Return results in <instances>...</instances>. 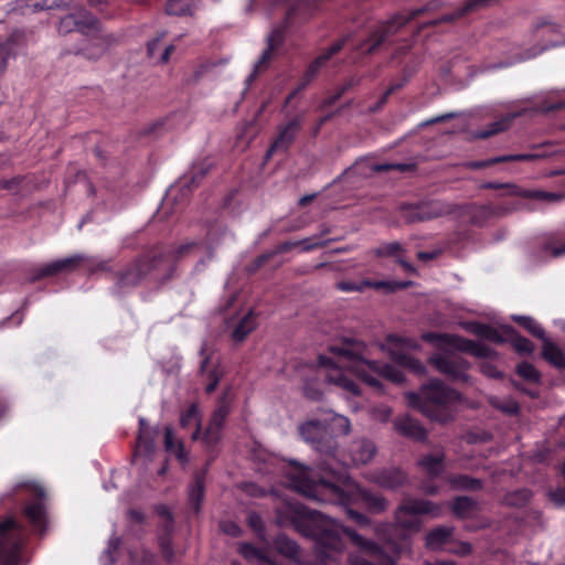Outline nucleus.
I'll use <instances>...</instances> for the list:
<instances>
[{"instance_id": "obj_1", "label": "nucleus", "mask_w": 565, "mask_h": 565, "mask_svg": "<svg viewBox=\"0 0 565 565\" xmlns=\"http://www.w3.org/2000/svg\"><path fill=\"white\" fill-rule=\"evenodd\" d=\"M292 512L291 523L295 529L306 536L315 537L321 546V554L326 558H332L331 552L341 553L344 550V543L341 534L348 535L352 543L362 551L369 553L377 559V565H396V557L408 550V541L404 536L401 542L387 540V548L395 557L385 553L377 543L364 539L355 531L343 526L335 520L323 515L320 512L308 510L299 504L290 505ZM349 565H373L359 555L349 556Z\"/></svg>"}, {"instance_id": "obj_2", "label": "nucleus", "mask_w": 565, "mask_h": 565, "mask_svg": "<svg viewBox=\"0 0 565 565\" xmlns=\"http://www.w3.org/2000/svg\"><path fill=\"white\" fill-rule=\"evenodd\" d=\"M330 351L333 353V358L320 356L319 359L320 364L329 369L326 375L327 381L342 388L349 395H359L360 388L342 369L353 372L358 377L377 390H381V383L376 376L397 384L404 382V374L397 367L366 360L365 345L360 341L345 340L338 345H332Z\"/></svg>"}, {"instance_id": "obj_3", "label": "nucleus", "mask_w": 565, "mask_h": 565, "mask_svg": "<svg viewBox=\"0 0 565 565\" xmlns=\"http://www.w3.org/2000/svg\"><path fill=\"white\" fill-rule=\"evenodd\" d=\"M332 480H326L323 477L313 480L310 470L300 469L291 476L290 486L313 501L343 508L347 515L359 525H369L370 521L364 514L351 509L358 500H362L371 512L380 513L386 510L387 501L384 497L362 489L342 472L340 479L337 475Z\"/></svg>"}, {"instance_id": "obj_4", "label": "nucleus", "mask_w": 565, "mask_h": 565, "mask_svg": "<svg viewBox=\"0 0 565 565\" xmlns=\"http://www.w3.org/2000/svg\"><path fill=\"white\" fill-rule=\"evenodd\" d=\"M194 246V243L184 244L172 252L134 259L117 274L116 290L121 292L149 280L153 282L169 280L174 273L175 262Z\"/></svg>"}, {"instance_id": "obj_5", "label": "nucleus", "mask_w": 565, "mask_h": 565, "mask_svg": "<svg viewBox=\"0 0 565 565\" xmlns=\"http://www.w3.org/2000/svg\"><path fill=\"white\" fill-rule=\"evenodd\" d=\"M408 404L418 409L430 420L441 424L454 419V405L461 399V395L454 388L445 385L440 380H431L422 385L419 393H407Z\"/></svg>"}, {"instance_id": "obj_6", "label": "nucleus", "mask_w": 565, "mask_h": 565, "mask_svg": "<svg viewBox=\"0 0 565 565\" xmlns=\"http://www.w3.org/2000/svg\"><path fill=\"white\" fill-rule=\"evenodd\" d=\"M298 429L301 438L321 456L319 471L331 478L339 475L340 479L344 463L338 458V443L329 433V423L326 419H309L299 425Z\"/></svg>"}, {"instance_id": "obj_7", "label": "nucleus", "mask_w": 565, "mask_h": 565, "mask_svg": "<svg viewBox=\"0 0 565 565\" xmlns=\"http://www.w3.org/2000/svg\"><path fill=\"white\" fill-rule=\"evenodd\" d=\"M441 507L428 500L405 499L395 511V526L397 529L418 532L422 527L420 515L439 516Z\"/></svg>"}, {"instance_id": "obj_8", "label": "nucleus", "mask_w": 565, "mask_h": 565, "mask_svg": "<svg viewBox=\"0 0 565 565\" xmlns=\"http://www.w3.org/2000/svg\"><path fill=\"white\" fill-rule=\"evenodd\" d=\"M458 207L439 200L423 201L401 207L402 217L406 223L427 222L452 214Z\"/></svg>"}, {"instance_id": "obj_9", "label": "nucleus", "mask_w": 565, "mask_h": 565, "mask_svg": "<svg viewBox=\"0 0 565 565\" xmlns=\"http://www.w3.org/2000/svg\"><path fill=\"white\" fill-rule=\"evenodd\" d=\"M429 363L455 383L470 382V375L467 373L470 363L457 353L446 351L434 354L429 358Z\"/></svg>"}, {"instance_id": "obj_10", "label": "nucleus", "mask_w": 565, "mask_h": 565, "mask_svg": "<svg viewBox=\"0 0 565 565\" xmlns=\"http://www.w3.org/2000/svg\"><path fill=\"white\" fill-rule=\"evenodd\" d=\"M22 540L17 522L9 518L0 523V565H19Z\"/></svg>"}, {"instance_id": "obj_11", "label": "nucleus", "mask_w": 565, "mask_h": 565, "mask_svg": "<svg viewBox=\"0 0 565 565\" xmlns=\"http://www.w3.org/2000/svg\"><path fill=\"white\" fill-rule=\"evenodd\" d=\"M423 339L427 342L451 347L460 352H467L477 358L492 359L495 356V352L488 345L459 335L429 332L423 334Z\"/></svg>"}, {"instance_id": "obj_12", "label": "nucleus", "mask_w": 565, "mask_h": 565, "mask_svg": "<svg viewBox=\"0 0 565 565\" xmlns=\"http://www.w3.org/2000/svg\"><path fill=\"white\" fill-rule=\"evenodd\" d=\"M75 30L87 35L89 31H99V21L84 9L76 13L66 14L60 20L57 25L60 34H68Z\"/></svg>"}, {"instance_id": "obj_13", "label": "nucleus", "mask_w": 565, "mask_h": 565, "mask_svg": "<svg viewBox=\"0 0 565 565\" xmlns=\"http://www.w3.org/2000/svg\"><path fill=\"white\" fill-rule=\"evenodd\" d=\"M424 11L425 8L415 9L407 14H397L390 21L381 24L370 38L373 43L369 47L367 52L373 53L388 36L395 34L403 25L422 14Z\"/></svg>"}, {"instance_id": "obj_14", "label": "nucleus", "mask_w": 565, "mask_h": 565, "mask_svg": "<svg viewBox=\"0 0 565 565\" xmlns=\"http://www.w3.org/2000/svg\"><path fill=\"white\" fill-rule=\"evenodd\" d=\"M95 32L96 34L87 39L85 46L75 50L73 53L90 61H97L104 56L110 46L114 45L116 39L113 34L102 33L100 28L99 31Z\"/></svg>"}, {"instance_id": "obj_15", "label": "nucleus", "mask_w": 565, "mask_h": 565, "mask_svg": "<svg viewBox=\"0 0 565 565\" xmlns=\"http://www.w3.org/2000/svg\"><path fill=\"white\" fill-rule=\"evenodd\" d=\"M200 355L202 356L200 372L207 380L205 391L206 393H212L222 377V372L218 370V360L214 356V352L207 349L205 344L202 345Z\"/></svg>"}, {"instance_id": "obj_16", "label": "nucleus", "mask_w": 565, "mask_h": 565, "mask_svg": "<svg viewBox=\"0 0 565 565\" xmlns=\"http://www.w3.org/2000/svg\"><path fill=\"white\" fill-rule=\"evenodd\" d=\"M84 260H86V255L83 254H75L63 259L54 260L39 268L33 279L35 280L44 277L55 276L61 273L74 271L84 263Z\"/></svg>"}, {"instance_id": "obj_17", "label": "nucleus", "mask_w": 565, "mask_h": 565, "mask_svg": "<svg viewBox=\"0 0 565 565\" xmlns=\"http://www.w3.org/2000/svg\"><path fill=\"white\" fill-rule=\"evenodd\" d=\"M301 125V119L297 117L291 119L285 126L280 127L277 138L274 140L266 152V160H268L277 151H287L291 143L295 141Z\"/></svg>"}, {"instance_id": "obj_18", "label": "nucleus", "mask_w": 565, "mask_h": 565, "mask_svg": "<svg viewBox=\"0 0 565 565\" xmlns=\"http://www.w3.org/2000/svg\"><path fill=\"white\" fill-rule=\"evenodd\" d=\"M370 480L382 488L396 490L407 482L406 473L398 468H384L370 475Z\"/></svg>"}, {"instance_id": "obj_19", "label": "nucleus", "mask_w": 565, "mask_h": 565, "mask_svg": "<svg viewBox=\"0 0 565 565\" xmlns=\"http://www.w3.org/2000/svg\"><path fill=\"white\" fill-rule=\"evenodd\" d=\"M511 212L510 209L493 205H470L465 207V213L469 216V222L477 226H482L487 221L493 217H501Z\"/></svg>"}, {"instance_id": "obj_20", "label": "nucleus", "mask_w": 565, "mask_h": 565, "mask_svg": "<svg viewBox=\"0 0 565 565\" xmlns=\"http://www.w3.org/2000/svg\"><path fill=\"white\" fill-rule=\"evenodd\" d=\"M377 452L375 444L367 438L355 439L349 447V456L353 466L367 465Z\"/></svg>"}, {"instance_id": "obj_21", "label": "nucleus", "mask_w": 565, "mask_h": 565, "mask_svg": "<svg viewBox=\"0 0 565 565\" xmlns=\"http://www.w3.org/2000/svg\"><path fill=\"white\" fill-rule=\"evenodd\" d=\"M350 35H347L342 38L341 40L337 41L334 44H332L326 52L320 54L315 61L310 63L308 66L300 85V88L306 87L311 79L318 74L319 70L338 52L342 50V47L348 42Z\"/></svg>"}, {"instance_id": "obj_22", "label": "nucleus", "mask_w": 565, "mask_h": 565, "mask_svg": "<svg viewBox=\"0 0 565 565\" xmlns=\"http://www.w3.org/2000/svg\"><path fill=\"white\" fill-rule=\"evenodd\" d=\"M282 33L279 29L274 30L267 38V49L262 53L259 60L255 63L253 72L246 78V83L249 85L259 73H262L268 66L269 61L273 57L274 50L280 44Z\"/></svg>"}, {"instance_id": "obj_23", "label": "nucleus", "mask_w": 565, "mask_h": 565, "mask_svg": "<svg viewBox=\"0 0 565 565\" xmlns=\"http://www.w3.org/2000/svg\"><path fill=\"white\" fill-rule=\"evenodd\" d=\"M445 451L443 449L436 450L433 454L423 455L417 465L420 470L430 478L439 477L445 469Z\"/></svg>"}, {"instance_id": "obj_24", "label": "nucleus", "mask_w": 565, "mask_h": 565, "mask_svg": "<svg viewBox=\"0 0 565 565\" xmlns=\"http://www.w3.org/2000/svg\"><path fill=\"white\" fill-rule=\"evenodd\" d=\"M395 429L405 437L424 441L427 438V430L414 418L404 416L394 422Z\"/></svg>"}, {"instance_id": "obj_25", "label": "nucleus", "mask_w": 565, "mask_h": 565, "mask_svg": "<svg viewBox=\"0 0 565 565\" xmlns=\"http://www.w3.org/2000/svg\"><path fill=\"white\" fill-rule=\"evenodd\" d=\"M451 526H437L426 534L425 542L429 550L438 551L452 542Z\"/></svg>"}, {"instance_id": "obj_26", "label": "nucleus", "mask_w": 565, "mask_h": 565, "mask_svg": "<svg viewBox=\"0 0 565 565\" xmlns=\"http://www.w3.org/2000/svg\"><path fill=\"white\" fill-rule=\"evenodd\" d=\"M543 156L539 153H519V154H508V156H499L488 160L481 161H472L467 163V167L473 170L487 168L501 162L509 161H535L541 159Z\"/></svg>"}, {"instance_id": "obj_27", "label": "nucleus", "mask_w": 565, "mask_h": 565, "mask_svg": "<svg viewBox=\"0 0 565 565\" xmlns=\"http://www.w3.org/2000/svg\"><path fill=\"white\" fill-rule=\"evenodd\" d=\"M139 436L137 443L136 456H145L149 457L154 452L156 446L154 440L151 435L150 428L147 426L146 420L143 418L139 419Z\"/></svg>"}, {"instance_id": "obj_28", "label": "nucleus", "mask_w": 565, "mask_h": 565, "mask_svg": "<svg viewBox=\"0 0 565 565\" xmlns=\"http://www.w3.org/2000/svg\"><path fill=\"white\" fill-rule=\"evenodd\" d=\"M523 111L509 114L499 120L491 122L486 129L478 130L473 134L475 138L487 139L493 135L505 131L512 124V120L521 116Z\"/></svg>"}, {"instance_id": "obj_29", "label": "nucleus", "mask_w": 565, "mask_h": 565, "mask_svg": "<svg viewBox=\"0 0 565 565\" xmlns=\"http://www.w3.org/2000/svg\"><path fill=\"white\" fill-rule=\"evenodd\" d=\"M542 356L554 367L565 371V354L550 339L543 340Z\"/></svg>"}, {"instance_id": "obj_30", "label": "nucleus", "mask_w": 565, "mask_h": 565, "mask_svg": "<svg viewBox=\"0 0 565 565\" xmlns=\"http://www.w3.org/2000/svg\"><path fill=\"white\" fill-rule=\"evenodd\" d=\"M465 328L468 332L478 335L482 339H487L495 343H502L504 341L500 332L489 324L480 322H469L466 323Z\"/></svg>"}, {"instance_id": "obj_31", "label": "nucleus", "mask_w": 565, "mask_h": 565, "mask_svg": "<svg viewBox=\"0 0 565 565\" xmlns=\"http://www.w3.org/2000/svg\"><path fill=\"white\" fill-rule=\"evenodd\" d=\"M206 470L196 472L194 480L189 488V501L192 504L195 512L200 511L201 503L204 498V478Z\"/></svg>"}, {"instance_id": "obj_32", "label": "nucleus", "mask_w": 565, "mask_h": 565, "mask_svg": "<svg viewBox=\"0 0 565 565\" xmlns=\"http://www.w3.org/2000/svg\"><path fill=\"white\" fill-rule=\"evenodd\" d=\"M256 318L253 311L245 315L232 331V339L236 343H242L247 335L256 329Z\"/></svg>"}, {"instance_id": "obj_33", "label": "nucleus", "mask_w": 565, "mask_h": 565, "mask_svg": "<svg viewBox=\"0 0 565 565\" xmlns=\"http://www.w3.org/2000/svg\"><path fill=\"white\" fill-rule=\"evenodd\" d=\"M164 447L166 450L175 456L180 462H188L189 458L184 450L183 443L174 438L173 430L169 426L164 428Z\"/></svg>"}, {"instance_id": "obj_34", "label": "nucleus", "mask_w": 565, "mask_h": 565, "mask_svg": "<svg viewBox=\"0 0 565 565\" xmlns=\"http://www.w3.org/2000/svg\"><path fill=\"white\" fill-rule=\"evenodd\" d=\"M532 495L533 493L530 489H516L507 492L502 498L501 503L509 508L519 509L525 507L531 501Z\"/></svg>"}, {"instance_id": "obj_35", "label": "nucleus", "mask_w": 565, "mask_h": 565, "mask_svg": "<svg viewBox=\"0 0 565 565\" xmlns=\"http://www.w3.org/2000/svg\"><path fill=\"white\" fill-rule=\"evenodd\" d=\"M447 482L455 490L478 491L483 487L482 480L467 475L449 476Z\"/></svg>"}, {"instance_id": "obj_36", "label": "nucleus", "mask_w": 565, "mask_h": 565, "mask_svg": "<svg viewBox=\"0 0 565 565\" xmlns=\"http://www.w3.org/2000/svg\"><path fill=\"white\" fill-rule=\"evenodd\" d=\"M166 36V32H161L160 34H158L154 39H152L151 41L148 42L147 44V53H148V56L150 58H156L157 57V53L159 51V47H160V43L162 41V39ZM174 51V45L170 44V45H167L162 53L160 55H158V62L159 63H167L170 58V54Z\"/></svg>"}, {"instance_id": "obj_37", "label": "nucleus", "mask_w": 565, "mask_h": 565, "mask_svg": "<svg viewBox=\"0 0 565 565\" xmlns=\"http://www.w3.org/2000/svg\"><path fill=\"white\" fill-rule=\"evenodd\" d=\"M227 236L233 237V234L225 225H214L209 230L206 235V246L211 256L213 250H215Z\"/></svg>"}, {"instance_id": "obj_38", "label": "nucleus", "mask_w": 565, "mask_h": 565, "mask_svg": "<svg viewBox=\"0 0 565 565\" xmlns=\"http://www.w3.org/2000/svg\"><path fill=\"white\" fill-rule=\"evenodd\" d=\"M451 509L458 518H468L478 510V502L469 497H458L454 500Z\"/></svg>"}, {"instance_id": "obj_39", "label": "nucleus", "mask_w": 565, "mask_h": 565, "mask_svg": "<svg viewBox=\"0 0 565 565\" xmlns=\"http://www.w3.org/2000/svg\"><path fill=\"white\" fill-rule=\"evenodd\" d=\"M73 0H28L26 7L33 11L68 9Z\"/></svg>"}, {"instance_id": "obj_40", "label": "nucleus", "mask_w": 565, "mask_h": 565, "mask_svg": "<svg viewBox=\"0 0 565 565\" xmlns=\"http://www.w3.org/2000/svg\"><path fill=\"white\" fill-rule=\"evenodd\" d=\"M25 516L29 519V521L32 523V525L36 529L42 531L45 525V511L44 507L41 502H34L31 504H28L25 508Z\"/></svg>"}, {"instance_id": "obj_41", "label": "nucleus", "mask_w": 565, "mask_h": 565, "mask_svg": "<svg viewBox=\"0 0 565 565\" xmlns=\"http://www.w3.org/2000/svg\"><path fill=\"white\" fill-rule=\"evenodd\" d=\"M329 433L335 436H348L351 431V423L348 417L333 414L329 419Z\"/></svg>"}, {"instance_id": "obj_42", "label": "nucleus", "mask_w": 565, "mask_h": 565, "mask_svg": "<svg viewBox=\"0 0 565 565\" xmlns=\"http://www.w3.org/2000/svg\"><path fill=\"white\" fill-rule=\"evenodd\" d=\"M392 359L401 366L407 367L408 370L416 374L422 375L426 371L424 364L419 360L415 359L409 354L393 352Z\"/></svg>"}, {"instance_id": "obj_43", "label": "nucleus", "mask_w": 565, "mask_h": 565, "mask_svg": "<svg viewBox=\"0 0 565 565\" xmlns=\"http://www.w3.org/2000/svg\"><path fill=\"white\" fill-rule=\"evenodd\" d=\"M488 402L493 408L499 409L508 415H515L520 411L518 402L512 397L501 398L498 396H490Z\"/></svg>"}, {"instance_id": "obj_44", "label": "nucleus", "mask_w": 565, "mask_h": 565, "mask_svg": "<svg viewBox=\"0 0 565 565\" xmlns=\"http://www.w3.org/2000/svg\"><path fill=\"white\" fill-rule=\"evenodd\" d=\"M513 320L526 329L533 337L542 341L546 339L544 329L533 318L527 316H514Z\"/></svg>"}, {"instance_id": "obj_45", "label": "nucleus", "mask_w": 565, "mask_h": 565, "mask_svg": "<svg viewBox=\"0 0 565 565\" xmlns=\"http://www.w3.org/2000/svg\"><path fill=\"white\" fill-rule=\"evenodd\" d=\"M276 550L288 558H295L298 555V545L285 535H278L275 540Z\"/></svg>"}, {"instance_id": "obj_46", "label": "nucleus", "mask_w": 565, "mask_h": 565, "mask_svg": "<svg viewBox=\"0 0 565 565\" xmlns=\"http://www.w3.org/2000/svg\"><path fill=\"white\" fill-rule=\"evenodd\" d=\"M192 423H195L196 428L192 434V439H198L200 435V422H199V411L196 405L192 404L189 408L181 414L180 424L182 427H189Z\"/></svg>"}, {"instance_id": "obj_47", "label": "nucleus", "mask_w": 565, "mask_h": 565, "mask_svg": "<svg viewBox=\"0 0 565 565\" xmlns=\"http://www.w3.org/2000/svg\"><path fill=\"white\" fill-rule=\"evenodd\" d=\"M166 11L170 15H185L191 12V0H168Z\"/></svg>"}, {"instance_id": "obj_48", "label": "nucleus", "mask_w": 565, "mask_h": 565, "mask_svg": "<svg viewBox=\"0 0 565 565\" xmlns=\"http://www.w3.org/2000/svg\"><path fill=\"white\" fill-rule=\"evenodd\" d=\"M516 373L524 380L539 383L541 379L540 372L529 362H522L516 366Z\"/></svg>"}, {"instance_id": "obj_49", "label": "nucleus", "mask_w": 565, "mask_h": 565, "mask_svg": "<svg viewBox=\"0 0 565 565\" xmlns=\"http://www.w3.org/2000/svg\"><path fill=\"white\" fill-rule=\"evenodd\" d=\"M391 170H397L399 172L414 171V163H374L371 166L373 172H386Z\"/></svg>"}, {"instance_id": "obj_50", "label": "nucleus", "mask_w": 565, "mask_h": 565, "mask_svg": "<svg viewBox=\"0 0 565 565\" xmlns=\"http://www.w3.org/2000/svg\"><path fill=\"white\" fill-rule=\"evenodd\" d=\"M364 286L366 288L373 289H384L387 292L395 291L396 289L404 288L406 284H402L398 281H386V280H364Z\"/></svg>"}, {"instance_id": "obj_51", "label": "nucleus", "mask_w": 565, "mask_h": 565, "mask_svg": "<svg viewBox=\"0 0 565 565\" xmlns=\"http://www.w3.org/2000/svg\"><path fill=\"white\" fill-rule=\"evenodd\" d=\"M526 199H536L548 202H559L565 199V193L527 190Z\"/></svg>"}, {"instance_id": "obj_52", "label": "nucleus", "mask_w": 565, "mask_h": 565, "mask_svg": "<svg viewBox=\"0 0 565 565\" xmlns=\"http://www.w3.org/2000/svg\"><path fill=\"white\" fill-rule=\"evenodd\" d=\"M230 413V407L225 399H223L218 407L214 411L209 424H212L214 426H221L223 427V424L225 422V418L227 417Z\"/></svg>"}, {"instance_id": "obj_53", "label": "nucleus", "mask_w": 565, "mask_h": 565, "mask_svg": "<svg viewBox=\"0 0 565 565\" xmlns=\"http://www.w3.org/2000/svg\"><path fill=\"white\" fill-rule=\"evenodd\" d=\"M221 426L209 424L203 435V441L207 447H214L221 439Z\"/></svg>"}, {"instance_id": "obj_54", "label": "nucleus", "mask_w": 565, "mask_h": 565, "mask_svg": "<svg viewBox=\"0 0 565 565\" xmlns=\"http://www.w3.org/2000/svg\"><path fill=\"white\" fill-rule=\"evenodd\" d=\"M297 242L298 247H300L302 252H309L315 248L324 247L328 244L327 241H321L319 235H313Z\"/></svg>"}, {"instance_id": "obj_55", "label": "nucleus", "mask_w": 565, "mask_h": 565, "mask_svg": "<svg viewBox=\"0 0 565 565\" xmlns=\"http://www.w3.org/2000/svg\"><path fill=\"white\" fill-rule=\"evenodd\" d=\"M512 347L519 353L530 354L534 351V344L529 339L522 335H515L512 339Z\"/></svg>"}, {"instance_id": "obj_56", "label": "nucleus", "mask_w": 565, "mask_h": 565, "mask_svg": "<svg viewBox=\"0 0 565 565\" xmlns=\"http://www.w3.org/2000/svg\"><path fill=\"white\" fill-rule=\"evenodd\" d=\"M403 250L402 245L398 242H390L382 244L380 247L375 249V254L377 256H394Z\"/></svg>"}, {"instance_id": "obj_57", "label": "nucleus", "mask_w": 565, "mask_h": 565, "mask_svg": "<svg viewBox=\"0 0 565 565\" xmlns=\"http://www.w3.org/2000/svg\"><path fill=\"white\" fill-rule=\"evenodd\" d=\"M90 274L96 273L98 270H108L109 264L107 260L104 259H97L94 257L86 256V260L84 263Z\"/></svg>"}, {"instance_id": "obj_58", "label": "nucleus", "mask_w": 565, "mask_h": 565, "mask_svg": "<svg viewBox=\"0 0 565 565\" xmlns=\"http://www.w3.org/2000/svg\"><path fill=\"white\" fill-rule=\"evenodd\" d=\"M503 192L500 194V196H519V198H525L527 194V190L522 189L516 183L508 182L504 183V188L502 190Z\"/></svg>"}, {"instance_id": "obj_59", "label": "nucleus", "mask_w": 565, "mask_h": 565, "mask_svg": "<svg viewBox=\"0 0 565 565\" xmlns=\"http://www.w3.org/2000/svg\"><path fill=\"white\" fill-rule=\"evenodd\" d=\"M337 288L344 292H353V291H363L366 287L364 286V280L360 282L355 281H339L337 284Z\"/></svg>"}, {"instance_id": "obj_60", "label": "nucleus", "mask_w": 565, "mask_h": 565, "mask_svg": "<svg viewBox=\"0 0 565 565\" xmlns=\"http://www.w3.org/2000/svg\"><path fill=\"white\" fill-rule=\"evenodd\" d=\"M480 371L483 375L490 379H501L502 373L498 370V367L490 361H484L480 364Z\"/></svg>"}, {"instance_id": "obj_61", "label": "nucleus", "mask_w": 565, "mask_h": 565, "mask_svg": "<svg viewBox=\"0 0 565 565\" xmlns=\"http://www.w3.org/2000/svg\"><path fill=\"white\" fill-rule=\"evenodd\" d=\"M160 548L163 556L171 561L173 558L172 542L169 535H163L159 540Z\"/></svg>"}, {"instance_id": "obj_62", "label": "nucleus", "mask_w": 565, "mask_h": 565, "mask_svg": "<svg viewBox=\"0 0 565 565\" xmlns=\"http://www.w3.org/2000/svg\"><path fill=\"white\" fill-rule=\"evenodd\" d=\"M548 497L556 507H565V487L550 491Z\"/></svg>"}, {"instance_id": "obj_63", "label": "nucleus", "mask_w": 565, "mask_h": 565, "mask_svg": "<svg viewBox=\"0 0 565 565\" xmlns=\"http://www.w3.org/2000/svg\"><path fill=\"white\" fill-rule=\"evenodd\" d=\"M10 51H11V44L9 41L0 44V74L7 67V61L10 55Z\"/></svg>"}, {"instance_id": "obj_64", "label": "nucleus", "mask_w": 565, "mask_h": 565, "mask_svg": "<svg viewBox=\"0 0 565 565\" xmlns=\"http://www.w3.org/2000/svg\"><path fill=\"white\" fill-rule=\"evenodd\" d=\"M447 551L457 555L465 556L471 552V545L467 542H460L457 547H448Z\"/></svg>"}]
</instances>
